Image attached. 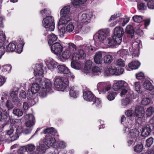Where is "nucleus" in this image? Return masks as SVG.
<instances>
[{"label": "nucleus", "instance_id": "nucleus-1", "mask_svg": "<svg viewBox=\"0 0 154 154\" xmlns=\"http://www.w3.org/2000/svg\"><path fill=\"white\" fill-rule=\"evenodd\" d=\"M70 11V7L69 6H65L61 10L60 12L61 17L58 23V26L66 24L71 20Z\"/></svg>", "mask_w": 154, "mask_h": 154}, {"label": "nucleus", "instance_id": "nucleus-2", "mask_svg": "<svg viewBox=\"0 0 154 154\" xmlns=\"http://www.w3.org/2000/svg\"><path fill=\"white\" fill-rule=\"evenodd\" d=\"M143 108L140 106H138L136 107L135 109L134 113L132 110L128 109L127 110L125 113L127 117L131 118L134 117L135 118V120L137 121H141L142 118L145 115L144 112L143 110Z\"/></svg>", "mask_w": 154, "mask_h": 154}, {"label": "nucleus", "instance_id": "nucleus-3", "mask_svg": "<svg viewBox=\"0 0 154 154\" xmlns=\"http://www.w3.org/2000/svg\"><path fill=\"white\" fill-rule=\"evenodd\" d=\"M83 97L85 100L92 102V105H95L97 107L101 106V101L95 96L91 91H86L83 93Z\"/></svg>", "mask_w": 154, "mask_h": 154}, {"label": "nucleus", "instance_id": "nucleus-4", "mask_svg": "<svg viewBox=\"0 0 154 154\" xmlns=\"http://www.w3.org/2000/svg\"><path fill=\"white\" fill-rule=\"evenodd\" d=\"M42 25L46 31H53L55 28L54 17L52 16H48L44 17L42 20Z\"/></svg>", "mask_w": 154, "mask_h": 154}, {"label": "nucleus", "instance_id": "nucleus-5", "mask_svg": "<svg viewBox=\"0 0 154 154\" xmlns=\"http://www.w3.org/2000/svg\"><path fill=\"white\" fill-rule=\"evenodd\" d=\"M151 133H154V116L149 121V124L143 127L141 134L142 137H146Z\"/></svg>", "mask_w": 154, "mask_h": 154}, {"label": "nucleus", "instance_id": "nucleus-6", "mask_svg": "<svg viewBox=\"0 0 154 154\" xmlns=\"http://www.w3.org/2000/svg\"><path fill=\"white\" fill-rule=\"evenodd\" d=\"M109 34V29H100L99 30L98 33H96L94 35L93 39L95 42H102Z\"/></svg>", "mask_w": 154, "mask_h": 154}, {"label": "nucleus", "instance_id": "nucleus-7", "mask_svg": "<svg viewBox=\"0 0 154 154\" xmlns=\"http://www.w3.org/2000/svg\"><path fill=\"white\" fill-rule=\"evenodd\" d=\"M68 83V79L66 78H57L55 79L54 84L56 88L63 91L67 87Z\"/></svg>", "mask_w": 154, "mask_h": 154}, {"label": "nucleus", "instance_id": "nucleus-8", "mask_svg": "<svg viewBox=\"0 0 154 154\" xmlns=\"http://www.w3.org/2000/svg\"><path fill=\"white\" fill-rule=\"evenodd\" d=\"M58 72L60 73H63L65 75L68 77L74 78L72 73L69 69L65 65H59L57 66Z\"/></svg>", "mask_w": 154, "mask_h": 154}, {"label": "nucleus", "instance_id": "nucleus-9", "mask_svg": "<svg viewBox=\"0 0 154 154\" xmlns=\"http://www.w3.org/2000/svg\"><path fill=\"white\" fill-rule=\"evenodd\" d=\"M51 48L52 52L58 55L61 53L63 47L60 43L57 42L52 44Z\"/></svg>", "mask_w": 154, "mask_h": 154}, {"label": "nucleus", "instance_id": "nucleus-10", "mask_svg": "<svg viewBox=\"0 0 154 154\" xmlns=\"http://www.w3.org/2000/svg\"><path fill=\"white\" fill-rule=\"evenodd\" d=\"M35 83H33L31 87V91L32 94H36L40 89V85L42 81L41 78H37L36 77L35 78Z\"/></svg>", "mask_w": 154, "mask_h": 154}, {"label": "nucleus", "instance_id": "nucleus-11", "mask_svg": "<svg viewBox=\"0 0 154 154\" xmlns=\"http://www.w3.org/2000/svg\"><path fill=\"white\" fill-rule=\"evenodd\" d=\"M18 93V89H17L14 91H12L10 95L12 98V101L14 103V104L18 106H20L22 105V103L17 97Z\"/></svg>", "mask_w": 154, "mask_h": 154}, {"label": "nucleus", "instance_id": "nucleus-12", "mask_svg": "<svg viewBox=\"0 0 154 154\" xmlns=\"http://www.w3.org/2000/svg\"><path fill=\"white\" fill-rule=\"evenodd\" d=\"M122 41L120 39H118L116 36L113 35L108 38L106 41V42L108 46L110 47L114 46L116 45H119Z\"/></svg>", "mask_w": 154, "mask_h": 154}, {"label": "nucleus", "instance_id": "nucleus-13", "mask_svg": "<svg viewBox=\"0 0 154 154\" xmlns=\"http://www.w3.org/2000/svg\"><path fill=\"white\" fill-rule=\"evenodd\" d=\"M86 54L83 50H79L78 53H74L72 56V59L73 61H78L79 60L84 59Z\"/></svg>", "mask_w": 154, "mask_h": 154}, {"label": "nucleus", "instance_id": "nucleus-14", "mask_svg": "<svg viewBox=\"0 0 154 154\" xmlns=\"http://www.w3.org/2000/svg\"><path fill=\"white\" fill-rule=\"evenodd\" d=\"M43 65L40 64H37L35 65L34 73L35 76H38V78L40 76H43Z\"/></svg>", "mask_w": 154, "mask_h": 154}, {"label": "nucleus", "instance_id": "nucleus-15", "mask_svg": "<svg viewBox=\"0 0 154 154\" xmlns=\"http://www.w3.org/2000/svg\"><path fill=\"white\" fill-rule=\"evenodd\" d=\"M127 83L125 81L122 80L119 81L114 84L112 88L115 91H121L123 87H127Z\"/></svg>", "mask_w": 154, "mask_h": 154}, {"label": "nucleus", "instance_id": "nucleus-16", "mask_svg": "<svg viewBox=\"0 0 154 154\" xmlns=\"http://www.w3.org/2000/svg\"><path fill=\"white\" fill-rule=\"evenodd\" d=\"M124 32V31L122 27L120 26H117L114 29L113 35L116 36L117 39H120L122 41V37Z\"/></svg>", "mask_w": 154, "mask_h": 154}, {"label": "nucleus", "instance_id": "nucleus-17", "mask_svg": "<svg viewBox=\"0 0 154 154\" xmlns=\"http://www.w3.org/2000/svg\"><path fill=\"white\" fill-rule=\"evenodd\" d=\"M56 142L55 138L53 137H48L46 135L43 140V143L48 147L53 146Z\"/></svg>", "mask_w": 154, "mask_h": 154}, {"label": "nucleus", "instance_id": "nucleus-18", "mask_svg": "<svg viewBox=\"0 0 154 154\" xmlns=\"http://www.w3.org/2000/svg\"><path fill=\"white\" fill-rule=\"evenodd\" d=\"M97 86L98 89L104 94L108 91L111 88L110 85L102 82L98 84Z\"/></svg>", "mask_w": 154, "mask_h": 154}, {"label": "nucleus", "instance_id": "nucleus-19", "mask_svg": "<svg viewBox=\"0 0 154 154\" xmlns=\"http://www.w3.org/2000/svg\"><path fill=\"white\" fill-rule=\"evenodd\" d=\"M17 47H16V52L18 53H20L23 51V47L25 44L24 40L21 38H19L16 43Z\"/></svg>", "mask_w": 154, "mask_h": 154}, {"label": "nucleus", "instance_id": "nucleus-20", "mask_svg": "<svg viewBox=\"0 0 154 154\" xmlns=\"http://www.w3.org/2000/svg\"><path fill=\"white\" fill-rule=\"evenodd\" d=\"M57 131L53 127L48 128L44 130L43 133L48 137H53L57 133Z\"/></svg>", "mask_w": 154, "mask_h": 154}, {"label": "nucleus", "instance_id": "nucleus-21", "mask_svg": "<svg viewBox=\"0 0 154 154\" xmlns=\"http://www.w3.org/2000/svg\"><path fill=\"white\" fill-rule=\"evenodd\" d=\"M41 84V87H42V88L48 89V91H49L52 89V82L50 80L45 82L44 80H42Z\"/></svg>", "mask_w": 154, "mask_h": 154}, {"label": "nucleus", "instance_id": "nucleus-22", "mask_svg": "<svg viewBox=\"0 0 154 154\" xmlns=\"http://www.w3.org/2000/svg\"><path fill=\"white\" fill-rule=\"evenodd\" d=\"M8 43V41L6 40L5 34L2 31H0V48L4 47Z\"/></svg>", "mask_w": 154, "mask_h": 154}, {"label": "nucleus", "instance_id": "nucleus-23", "mask_svg": "<svg viewBox=\"0 0 154 154\" xmlns=\"http://www.w3.org/2000/svg\"><path fill=\"white\" fill-rule=\"evenodd\" d=\"M94 61L97 64H100L103 61V57L102 52L100 51L97 52L94 55Z\"/></svg>", "mask_w": 154, "mask_h": 154}, {"label": "nucleus", "instance_id": "nucleus-24", "mask_svg": "<svg viewBox=\"0 0 154 154\" xmlns=\"http://www.w3.org/2000/svg\"><path fill=\"white\" fill-rule=\"evenodd\" d=\"M35 118L32 114L29 115V120L26 122V125L28 127H31L35 124Z\"/></svg>", "mask_w": 154, "mask_h": 154}, {"label": "nucleus", "instance_id": "nucleus-25", "mask_svg": "<svg viewBox=\"0 0 154 154\" xmlns=\"http://www.w3.org/2000/svg\"><path fill=\"white\" fill-rule=\"evenodd\" d=\"M140 65V63L138 61H134L128 64L129 68L132 69H137Z\"/></svg>", "mask_w": 154, "mask_h": 154}, {"label": "nucleus", "instance_id": "nucleus-26", "mask_svg": "<svg viewBox=\"0 0 154 154\" xmlns=\"http://www.w3.org/2000/svg\"><path fill=\"white\" fill-rule=\"evenodd\" d=\"M126 32L127 34H129L131 38H132L134 36V30L133 27L130 25H128L126 28Z\"/></svg>", "mask_w": 154, "mask_h": 154}, {"label": "nucleus", "instance_id": "nucleus-27", "mask_svg": "<svg viewBox=\"0 0 154 154\" xmlns=\"http://www.w3.org/2000/svg\"><path fill=\"white\" fill-rule=\"evenodd\" d=\"M91 17V15L89 14H83L81 17V20L82 22L84 23H89Z\"/></svg>", "mask_w": 154, "mask_h": 154}, {"label": "nucleus", "instance_id": "nucleus-28", "mask_svg": "<svg viewBox=\"0 0 154 154\" xmlns=\"http://www.w3.org/2000/svg\"><path fill=\"white\" fill-rule=\"evenodd\" d=\"M143 85L146 89L150 91H152L154 89L152 84L148 80H145L143 83Z\"/></svg>", "mask_w": 154, "mask_h": 154}, {"label": "nucleus", "instance_id": "nucleus-29", "mask_svg": "<svg viewBox=\"0 0 154 154\" xmlns=\"http://www.w3.org/2000/svg\"><path fill=\"white\" fill-rule=\"evenodd\" d=\"M70 55L69 51L68 50H65L63 52L61 56H60V59L63 62H64L69 58Z\"/></svg>", "mask_w": 154, "mask_h": 154}, {"label": "nucleus", "instance_id": "nucleus-30", "mask_svg": "<svg viewBox=\"0 0 154 154\" xmlns=\"http://www.w3.org/2000/svg\"><path fill=\"white\" fill-rule=\"evenodd\" d=\"M115 68H113L112 67L107 68L104 72V75L108 76L110 75H115Z\"/></svg>", "mask_w": 154, "mask_h": 154}, {"label": "nucleus", "instance_id": "nucleus-31", "mask_svg": "<svg viewBox=\"0 0 154 154\" xmlns=\"http://www.w3.org/2000/svg\"><path fill=\"white\" fill-rule=\"evenodd\" d=\"M16 49V45L13 42H10L6 47V51L13 52L15 51Z\"/></svg>", "mask_w": 154, "mask_h": 154}, {"label": "nucleus", "instance_id": "nucleus-32", "mask_svg": "<svg viewBox=\"0 0 154 154\" xmlns=\"http://www.w3.org/2000/svg\"><path fill=\"white\" fill-rule=\"evenodd\" d=\"M57 37L54 34H51L48 37V44L49 46H50L54 42L57 41Z\"/></svg>", "mask_w": 154, "mask_h": 154}, {"label": "nucleus", "instance_id": "nucleus-33", "mask_svg": "<svg viewBox=\"0 0 154 154\" xmlns=\"http://www.w3.org/2000/svg\"><path fill=\"white\" fill-rule=\"evenodd\" d=\"M79 91L72 87L69 92V95L71 97L74 98H76L79 95Z\"/></svg>", "mask_w": 154, "mask_h": 154}, {"label": "nucleus", "instance_id": "nucleus-34", "mask_svg": "<svg viewBox=\"0 0 154 154\" xmlns=\"http://www.w3.org/2000/svg\"><path fill=\"white\" fill-rule=\"evenodd\" d=\"M117 95V93L116 92L112 91L107 93V98L109 100L112 101L114 99Z\"/></svg>", "mask_w": 154, "mask_h": 154}, {"label": "nucleus", "instance_id": "nucleus-35", "mask_svg": "<svg viewBox=\"0 0 154 154\" xmlns=\"http://www.w3.org/2000/svg\"><path fill=\"white\" fill-rule=\"evenodd\" d=\"M40 14L43 16L45 17L49 16L51 14V12L48 8H45L41 10L40 11Z\"/></svg>", "mask_w": 154, "mask_h": 154}, {"label": "nucleus", "instance_id": "nucleus-36", "mask_svg": "<svg viewBox=\"0 0 154 154\" xmlns=\"http://www.w3.org/2000/svg\"><path fill=\"white\" fill-rule=\"evenodd\" d=\"M57 63L53 60H50L48 64V68L50 70H53V69L57 66Z\"/></svg>", "mask_w": 154, "mask_h": 154}, {"label": "nucleus", "instance_id": "nucleus-37", "mask_svg": "<svg viewBox=\"0 0 154 154\" xmlns=\"http://www.w3.org/2000/svg\"><path fill=\"white\" fill-rule=\"evenodd\" d=\"M143 146L141 143L136 145L134 147V150L137 152H140L143 150Z\"/></svg>", "mask_w": 154, "mask_h": 154}, {"label": "nucleus", "instance_id": "nucleus-38", "mask_svg": "<svg viewBox=\"0 0 154 154\" xmlns=\"http://www.w3.org/2000/svg\"><path fill=\"white\" fill-rule=\"evenodd\" d=\"M13 114L18 117L22 116L23 114V112L22 109H14L13 110Z\"/></svg>", "mask_w": 154, "mask_h": 154}, {"label": "nucleus", "instance_id": "nucleus-39", "mask_svg": "<svg viewBox=\"0 0 154 154\" xmlns=\"http://www.w3.org/2000/svg\"><path fill=\"white\" fill-rule=\"evenodd\" d=\"M113 60L112 56L107 55L103 57L104 62L105 63H110Z\"/></svg>", "mask_w": 154, "mask_h": 154}, {"label": "nucleus", "instance_id": "nucleus-40", "mask_svg": "<svg viewBox=\"0 0 154 154\" xmlns=\"http://www.w3.org/2000/svg\"><path fill=\"white\" fill-rule=\"evenodd\" d=\"M92 64V62L91 60H88L86 61L85 63L84 69L86 71H89L91 69Z\"/></svg>", "mask_w": 154, "mask_h": 154}, {"label": "nucleus", "instance_id": "nucleus-41", "mask_svg": "<svg viewBox=\"0 0 154 154\" xmlns=\"http://www.w3.org/2000/svg\"><path fill=\"white\" fill-rule=\"evenodd\" d=\"M134 87L135 90L138 93L141 94L142 92V87L139 82H135L134 83Z\"/></svg>", "mask_w": 154, "mask_h": 154}, {"label": "nucleus", "instance_id": "nucleus-42", "mask_svg": "<svg viewBox=\"0 0 154 154\" xmlns=\"http://www.w3.org/2000/svg\"><path fill=\"white\" fill-rule=\"evenodd\" d=\"M87 0H72V3L75 6H79L85 3Z\"/></svg>", "mask_w": 154, "mask_h": 154}, {"label": "nucleus", "instance_id": "nucleus-43", "mask_svg": "<svg viewBox=\"0 0 154 154\" xmlns=\"http://www.w3.org/2000/svg\"><path fill=\"white\" fill-rule=\"evenodd\" d=\"M138 136L137 132L135 131V130L132 129L130 132V136L133 140H136V137Z\"/></svg>", "mask_w": 154, "mask_h": 154}, {"label": "nucleus", "instance_id": "nucleus-44", "mask_svg": "<svg viewBox=\"0 0 154 154\" xmlns=\"http://www.w3.org/2000/svg\"><path fill=\"white\" fill-rule=\"evenodd\" d=\"M8 118L6 113H3L0 111V121L5 122Z\"/></svg>", "mask_w": 154, "mask_h": 154}, {"label": "nucleus", "instance_id": "nucleus-45", "mask_svg": "<svg viewBox=\"0 0 154 154\" xmlns=\"http://www.w3.org/2000/svg\"><path fill=\"white\" fill-rule=\"evenodd\" d=\"M153 108L152 107H150L147 108L146 112L147 117L151 116L154 112Z\"/></svg>", "mask_w": 154, "mask_h": 154}, {"label": "nucleus", "instance_id": "nucleus-46", "mask_svg": "<svg viewBox=\"0 0 154 154\" xmlns=\"http://www.w3.org/2000/svg\"><path fill=\"white\" fill-rule=\"evenodd\" d=\"M2 71L3 72H8L10 71L11 69V66L10 65H4L2 66Z\"/></svg>", "mask_w": 154, "mask_h": 154}, {"label": "nucleus", "instance_id": "nucleus-47", "mask_svg": "<svg viewBox=\"0 0 154 154\" xmlns=\"http://www.w3.org/2000/svg\"><path fill=\"white\" fill-rule=\"evenodd\" d=\"M132 19L134 22L138 23L141 22L143 20L142 17L141 16H134Z\"/></svg>", "mask_w": 154, "mask_h": 154}, {"label": "nucleus", "instance_id": "nucleus-48", "mask_svg": "<svg viewBox=\"0 0 154 154\" xmlns=\"http://www.w3.org/2000/svg\"><path fill=\"white\" fill-rule=\"evenodd\" d=\"M45 145L44 144L40 145L39 146H37V150L39 152H45L46 149Z\"/></svg>", "mask_w": 154, "mask_h": 154}, {"label": "nucleus", "instance_id": "nucleus-49", "mask_svg": "<svg viewBox=\"0 0 154 154\" xmlns=\"http://www.w3.org/2000/svg\"><path fill=\"white\" fill-rule=\"evenodd\" d=\"M74 28L73 25L72 23H69L66 27V31L69 33L72 32Z\"/></svg>", "mask_w": 154, "mask_h": 154}, {"label": "nucleus", "instance_id": "nucleus-50", "mask_svg": "<svg viewBox=\"0 0 154 154\" xmlns=\"http://www.w3.org/2000/svg\"><path fill=\"white\" fill-rule=\"evenodd\" d=\"M154 139L152 137L148 138L146 141V146L147 147L150 146L153 143Z\"/></svg>", "mask_w": 154, "mask_h": 154}, {"label": "nucleus", "instance_id": "nucleus-51", "mask_svg": "<svg viewBox=\"0 0 154 154\" xmlns=\"http://www.w3.org/2000/svg\"><path fill=\"white\" fill-rule=\"evenodd\" d=\"M124 71V69L121 67H117L115 68V75H119L123 73Z\"/></svg>", "mask_w": 154, "mask_h": 154}, {"label": "nucleus", "instance_id": "nucleus-52", "mask_svg": "<svg viewBox=\"0 0 154 154\" xmlns=\"http://www.w3.org/2000/svg\"><path fill=\"white\" fill-rule=\"evenodd\" d=\"M66 146V143L63 141H60L56 145V146L57 148L64 149Z\"/></svg>", "mask_w": 154, "mask_h": 154}, {"label": "nucleus", "instance_id": "nucleus-53", "mask_svg": "<svg viewBox=\"0 0 154 154\" xmlns=\"http://www.w3.org/2000/svg\"><path fill=\"white\" fill-rule=\"evenodd\" d=\"M129 88L128 84H127V87H123V88L121 89V93H120V95L123 97L124 95L126 93H127L128 92V89Z\"/></svg>", "mask_w": 154, "mask_h": 154}, {"label": "nucleus", "instance_id": "nucleus-54", "mask_svg": "<svg viewBox=\"0 0 154 154\" xmlns=\"http://www.w3.org/2000/svg\"><path fill=\"white\" fill-rule=\"evenodd\" d=\"M151 101V100L149 98H144L141 101V103L143 105H146L149 104Z\"/></svg>", "mask_w": 154, "mask_h": 154}, {"label": "nucleus", "instance_id": "nucleus-55", "mask_svg": "<svg viewBox=\"0 0 154 154\" xmlns=\"http://www.w3.org/2000/svg\"><path fill=\"white\" fill-rule=\"evenodd\" d=\"M138 9L140 10H144L146 9V4L143 3H140L138 4Z\"/></svg>", "mask_w": 154, "mask_h": 154}, {"label": "nucleus", "instance_id": "nucleus-56", "mask_svg": "<svg viewBox=\"0 0 154 154\" xmlns=\"http://www.w3.org/2000/svg\"><path fill=\"white\" fill-rule=\"evenodd\" d=\"M6 106L8 110L12 109L14 107V106L11 102L9 100H7L6 104Z\"/></svg>", "mask_w": 154, "mask_h": 154}, {"label": "nucleus", "instance_id": "nucleus-57", "mask_svg": "<svg viewBox=\"0 0 154 154\" xmlns=\"http://www.w3.org/2000/svg\"><path fill=\"white\" fill-rule=\"evenodd\" d=\"M147 6L149 8L151 9H154V0H150L147 3Z\"/></svg>", "mask_w": 154, "mask_h": 154}, {"label": "nucleus", "instance_id": "nucleus-58", "mask_svg": "<svg viewBox=\"0 0 154 154\" xmlns=\"http://www.w3.org/2000/svg\"><path fill=\"white\" fill-rule=\"evenodd\" d=\"M77 62L73 60L71 62V66L72 68L76 69H79V67L78 66L79 64Z\"/></svg>", "mask_w": 154, "mask_h": 154}, {"label": "nucleus", "instance_id": "nucleus-59", "mask_svg": "<svg viewBox=\"0 0 154 154\" xmlns=\"http://www.w3.org/2000/svg\"><path fill=\"white\" fill-rule=\"evenodd\" d=\"M131 100L129 98H126L122 101V105L124 106H126L129 104Z\"/></svg>", "mask_w": 154, "mask_h": 154}, {"label": "nucleus", "instance_id": "nucleus-60", "mask_svg": "<svg viewBox=\"0 0 154 154\" xmlns=\"http://www.w3.org/2000/svg\"><path fill=\"white\" fill-rule=\"evenodd\" d=\"M117 65L120 67H124L125 66L124 61L121 59H119L116 62Z\"/></svg>", "mask_w": 154, "mask_h": 154}, {"label": "nucleus", "instance_id": "nucleus-61", "mask_svg": "<svg viewBox=\"0 0 154 154\" xmlns=\"http://www.w3.org/2000/svg\"><path fill=\"white\" fill-rule=\"evenodd\" d=\"M136 78L138 79H141L144 77V75L143 72H141L136 74Z\"/></svg>", "mask_w": 154, "mask_h": 154}, {"label": "nucleus", "instance_id": "nucleus-62", "mask_svg": "<svg viewBox=\"0 0 154 154\" xmlns=\"http://www.w3.org/2000/svg\"><path fill=\"white\" fill-rule=\"evenodd\" d=\"M119 22H122V26H124L129 21V20L128 19H124L122 18H119Z\"/></svg>", "mask_w": 154, "mask_h": 154}, {"label": "nucleus", "instance_id": "nucleus-63", "mask_svg": "<svg viewBox=\"0 0 154 154\" xmlns=\"http://www.w3.org/2000/svg\"><path fill=\"white\" fill-rule=\"evenodd\" d=\"M27 150V147L26 146L21 147L20 149L17 150L18 153H24V152H26Z\"/></svg>", "mask_w": 154, "mask_h": 154}, {"label": "nucleus", "instance_id": "nucleus-64", "mask_svg": "<svg viewBox=\"0 0 154 154\" xmlns=\"http://www.w3.org/2000/svg\"><path fill=\"white\" fill-rule=\"evenodd\" d=\"M19 97L21 99H25L26 98V94L24 90L20 91L19 94Z\"/></svg>", "mask_w": 154, "mask_h": 154}]
</instances>
